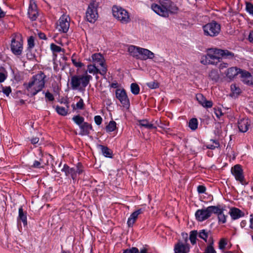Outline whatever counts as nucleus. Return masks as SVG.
<instances>
[{
	"label": "nucleus",
	"instance_id": "61",
	"mask_svg": "<svg viewBox=\"0 0 253 253\" xmlns=\"http://www.w3.org/2000/svg\"><path fill=\"white\" fill-rule=\"evenodd\" d=\"M31 141L32 143L35 144H37L39 142V139L38 137H35V138H33Z\"/></svg>",
	"mask_w": 253,
	"mask_h": 253
},
{
	"label": "nucleus",
	"instance_id": "9",
	"mask_svg": "<svg viewBox=\"0 0 253 253\" xmlns=\"http://www.w3.org/2000/svg\"><path fill=\"white\" fill-rule=\"evenodd\" d=\"M215 206H210L206 209L198 210L195 213L196 219L199 221H203L210 217L213 212H216Z\"/></svg>",
	"mask_w": 253,
	"mask_h": 253
},
{
	"label": "nucleus",
	"instance_id": "4",
	"mask_svg": "<svg viewBox=\"0 0 253 253\" xmlns=\"http://www.w3.org/2000/svg\"><path fill=\"white\" fill-rule=\"evenodd\" d=\"M92 79L90 75H74L71 78L70 84L73 90H81L85 88Z\"/></svg>",
	"mask_w": 253,
	"mask_h": 253
},
{
	"label": "nucleus",
	"instance_id": "8",
	"mask_svg": "<svg viewBox=\"0 0 253 253\" xmlns=\"http://www.w3.org/2000/svg\"><path fill=\"white\" fill-rule=\"evenodd\" d=\"M11 49L14 54H21L23 49V39L21 35L16 34L12 36Z\"/></svg>",
	"mask_w": 253,
	"mask_h": 253
},
{
	"label": "nucleus",
	"instance_id": "34",
	"mask_svg": "<svg viewBox=\"0 0 253 253\" xmlns=\"http://www.w3.org/2000/svg\"><path fill=\"white\" fill-rule=\"evenodd\" d=\"M209 77L213 81H217L219 79V74L216 70H212L209 74Z\"/></svg>",
	"mask_w": 253,
	"mask_h": 253
},
{
	"label": "nucleus",
	"instance_id": "58",
	"mask_svg": "<svg viewBox=\"0 0 253 253\" xmlns=\"http://www.w3.org/2000/svg\"><path fill=\"white\" fill-rule=\"evenodd\" d=\"M11 92V89L10 87H6L3 89V92L7 96H8Z\"/></svg>",
	"mask_w": 253,
	"mask_h": 253
},
{
	"label": "nucleus",
	"instance_id": "49",
	"mask_svg": "<svg viewBox=\"0 0 253 253\" xmlns=\"http://www.w3.org/2000/svg\"><path fill=\"white\" fill-rule=\"evenodd\" d=\"M75 169L76 173V175H77V174H80L82 173L84 171L82 166L79 164Z\"/></svg>",
	"mask_w": 253,
	"mask_h": 253
},
{
	"label": "nucleus",
	"instance_id": "62",
	"mask_svg": "<svg viewBox=\"0 0 253 253\" xmlns=\"http://www.w3.org/2000/svg\"><path fill=\"white\" fill-rule=\"evenodd\" d=\"M5 15V12H4L0 7V18H3Z\"/></svg>",
	"mask_w": 253,
	"mask_h": 253
},
{
	"label": "nucleus",
	"instance_id": "37",
	"mask_svg": "<svg viewBox=\"0 0 253 253\" xmlns=\"http://www.w3.org/2000/svg\"><path fill=\"white\" fill-rule=\"evenodd\" d=\"M197 236V231L193 230L190 232L189 239L192 244L194 245L196 243Z\"/></svg>",
	"mask_w": 253,
	"mask_h": 253
},
{
	"label": "nucleus",
	"instance_id": "50",
	"mask_svg": "<svg viewBox=\"0 0 253 253\" xmlns=\"http://www.w3.org/2000/svg\"><path fill=\"white\" fill-rule=\"evenodd\" d=\"M214 112L218 118H219L223 115L221 109L220 108H214Z\"/></svg>",
	"mask_w": 253,
	"mask_h": 253
},
{
	"label": "nucleus",
	"instance_id": "18",
	"mask_svg": "<svg viewBox=\"0 0 253 253\" xmlns=\"http://www.w3.org/2000/svg\"><path fill=\"white\" fill-rule=\"evenodd\" d=\"M250 126V121L247 118H242L239 120L238 126L239 129L241 132H246L249 129Z\"/></svg>",
	"mask_w": 253,
	"mask_h": 253
},
{
	"label": "nucleus",
	"instance_id": "51",
	"mask_svg": "<svg viewBox=\"0 0 253 253\" xmlns=\"http://www.w3.org/2000/svg\"><path fill=\"white\" fill-rule=\"evenodd\" d=\"M28 45L29 47L33 48L34 46V39L33 37H30L28 40Z\"/></svg>",
	"mask_w": 253,
	"mask_h": 253
},
{
	"label": "nucleus",
	"instance_id": "33",
	"mask_svg": "<svg viewBox=\"0 0 253 253\" xmlns=\"http://www.w3.org/2000/svg\"><path fill=\"white\" fill-rule=\"evenodd\" d=\"M19 218L22 220L24 225H27V216L23 212V209L22 207L19 209Z\"/></svg>",
	"mask_w": 253,
	"mask_h": 253
},
{
	"label": "nucleus",
	"instance_id": "36",
	"mask_svg": "<svg viewBox=\"0 0 253 253\" xmlns=\"http://www.w3.org/2000/svg\"><path fill=\"white\" fill-rule=\"evenodd\" d=\"M116 128V123L115 121H110L106 127L107 132H112Z\"/></svg>",
	"mask_w": 253,
	"mask_h": 253
},
{
	"label": "nucleus",
	"instance_id": "27",
	"mask_svg": "<svg viewBox=\"0 0 253 253\" xmlns=\"http://www.w3.org/2000/svg\"><path fill=\"white\" fill-rule=\"evenodd\" d=\"M137 125L140 127H143L145 128L149 129L156 128V127L155 126L153 125V124H152L151 123H149L146 120H139L138 121Z\"/></svg>",
	"mask_w": 253,
	"mask_h": 253
},
{
	"label": "nucleus",
	"instance_id": "43",
	"mask_svg": "<svg viewBox=\"0 0 253 253\" xmlns=\"http://www.w3.org/2000/svg\"><path fill=\"white\" fill-rule=\"evenodd\" d=\"M227 244V240L225 238H221L218 243V248L223 250L225 249Z\"/></svg>",
	"mask_w": 253,
	"mask_h": 253
},
{
	"label": "nucleus",
	"instance_id": "29",
	"mask_svg": "<svg viewBox=\"0 0 253 253\" xmlns=\"http://www.w3.org/2000/svg\"><path fill=\"white\" fill-rule=\"evenodd\" d=\"M45 158V156H42V158L40 159V161L36 160L34 162L32 167L34 168H43L44 166L47 165L48 162H44V159Z\"/></svg>",
	"mask_w": 253,
	"mask_h": 253
},
{
	"label": "nucleus",
	"instance_id": "15",
	"mask_svg": "<svg viewBox=\"0 0 253 253\" xmlns=\"http://www.w3.org/2000/svg\"><path fill=\"white\" fill-rule=\"evenodd\" d=\"M241 80L242 82L248 85L253 84V75L246 71H241Z\"/></svg>",
	"mask_w": 253,
	"mask_h": 253
},
{
	"label": "nucleus",
	"instance_id": "35",
	"mask_svg": "<svg viewBox=\"0 0 253 253\" xmlns=\"http://www.w3.org/2000/svg\"><path fill=\"white\" fill-rule=\"evenodd\" d=\"M56 111L58 114L62 116H66L68 113V109L62 106H56Z\"/></svg>",
	"mask_w": 253,
	"mask_h": 253
},
{
	"label": "nucleus",
	"instance_id": "5",
	"mask_svg": "<svg viewBox=\"0 0 253 253\" xmlns=\"http://www.w3.org/2000/svg\"><path fill=\"white\" fill-rule=\"evenodd\" d=\"M202 29L205 36L214 37L219 34L221 26L217 22L212 21L203 26Z\"/></svg>",
	"mask_w": 253,
	"mask_h": 253
},
{
	"label": "nucleus",
	"instance_id": "64",
	"mask_svg": "<svg viewBox=\"0 0 253 253\" xmlns=\"http://www.w3.org/2000/svg\"><path fill=\"white\" fill-rule=\"evenodd\" d=\"M139 253H148V252L147 249L143 248L140 251H139Z\"/></svg>",
	"mask_w": 253,
	"mask_h": 253
},
{
	"label": "nucleus",
	"instance_id": "22",
	"mask_svg": "<svg viewBox=\"0 0 253 253\" xmlns=\"http://www.w3.org/2000/svg\"><path fill=\"white\" fill-rule=\"evenodd\" d=\"M242 70L237 68L236 67H232L228 68L225 74L227 78L230 80L233 79L238 74H241Z\"/></svg>",
	"mask_w": 253,
	"mask_h": 253
},
{
	"label": "nucleus",
	"instance_id": "46",
	"mask_svg": "<svg viewBox=\"0 0 253 253\" xmlns=\"http://www.w3.org/2000/svg\"><path fill=\"white\" fill-rule=\"evenodd\" d=\"M199 237L207 242V239L208 237V233L207 232L206 230H203L199 232Z\"/></svg>",
	"mask_w": 253,
	"mask_h": 253
},
{
	"label": "nucleus",
	"instance_id": "45",
	"mask_svg": "<svg viewBox=\"0 0 253 253\" xmlns=\"http://www.w3.org/2000/svg\"><path fill=\"white\" fill-rule=\"evenodd\" d=\"M231 89L233 94H239L241 92L240 88L235 84H231Z\"/></svg>",
	"mask_w": 253,
	"mask_h": 253
},
{
	"label": "nucleus",
	"instance_id": "6",
	"mask_svg": "<svg viewBox=\"0 0 253 253\" xmlns=\"http://www.w3.org/2000/svg\"><path fill=\"white\" fill-rule=\"evenodd\" d=\"M112 12L114 17L123 24H126L130 21L128 12L121 7L114 6L112 8Z\"/></svg>",
	"mask_w": 253,
	"mask_h": 253
},
{
	"label": "nucleus",
	"instance_id": "52",
	"mask_svg": "<svg viewBox=\"0 0 253 253\" xmlns=\"http://www.w3.org/2000/svg\"><path fill=\"white\" fill-rule=\"evenodd\" d=\"M45 96V98L49 101H52L54 100V99L53 95L51 93H50L49 92H46Z\"/></svg>",
	"mask_w": 253,
	"mask_h": 253
},
{
	"label": "nucleus",
	"instance_id": "47",
	"mask_svg": "<svg viewBox=\"0 0 253 253\" xmlns=\"http://www.w3.org/2000/svg\"><path fill=\"white\" fill-rule=\"evenodd\" d=\"M123 253H139V250L137 248L132 247L125 250Z\"/></svg>",
	"mask_w": 253,
	"mask_h": 253
},
{
	"label": "nucleus",
	"instance_id": "3",
	"mask_svg": "<svg viewBox=\"0 0 253 253\" xmlns=\"http://www.w3.org/2000/svg\"><path fill=\"white\" fill-rule=\"evenodd\" d=\"M45 77L46 76L41 72L33 77L26 86L30 95L34 96L42 90L44 86Z\"/></svg>",
	"mask_w": 253,
	"mask_h": 253
},
{
	"label": "nucleus",
	"instance_id": "17",
	"mask_svg": "<svg viewBox=\"0 0 253 253\" xmlns=\"http://www.w3.org/2000/svg\"><path fill=\"white\" fill-rule=\"evenodd\" d=\"M28 14L30 19L34 21L36 19L38 16L37 5L35 2L30 1L28 10Z\"/></svg>",
	"mask_w": 253,
	"mask_h": 253
},
{
	"label": "nucleus",
	"instance_id": "19",
	"mask_svg": "<svg viewBox=\"0 0 253 253\" xmlns=\"http://www.w3.org/2000/svg\"><path fill=\"white\" fill-rule=\"evenodd\" d=\"M174 251L175 253H188L189 246L188 244H184L179 242L175 245Z\"/></svg>",
	"mask_w": 253,
	"mask_h": 253
},
{
	"label": "nucleus",
	"instance_id": "30",
	"mask_svg": "<svg viewBox=\"0 0 253 253\" xmlns=\"http://www.w3.org/2000/svg\"><path fill=\"white\" fill-rule=\"evenodd\" d=\"M214 241L212 238L209 240V245L206 247L204 253H216L213 247Z\"/></svg>",
	"mask_w": 253,
	"mask_h": 253
},
{
	"label": "nucleus",
	"instance_id": "25",
	"mask_svg": "<svg viewBox=\"0 0 253 253\" xmlns=\"http://www.w3.org/2000/svg\"><path fill=\"white\" fill-rule=\"evenodd\" d=\"M61 170L65 172L66 176H71L73 180L76 178V173L75 168H70L68 166L65 165Z\"/></svg>",
	"mask_w": 253,
	"mask_h": 253
},
{
	"label": "nucleus",
	"instance_id": "21",
	"mask_svg": "<svg viewBox=\"0 0 253 253\" xmlns=\"http://www.w3.org/2000/svg\"><path fill=\"white\" fill-rule=\"evenodd\" d=\"M143 211L142 209H138L133 212L128 218L127 224L128 227H132L134 223L135 222L138 215L142 213Z\"/></svg>",
	"mask_w": 253,
	"mask_h": 253
},
{
	"label": "nucleus",
	"instance_id": "28",
	"mask_svg": "<svg viewBox=\"0 0 253 253\" xmlns=\"http://www.w3.org/2000/svg\"><path fill=\"white\" fill-rule=\"evenodd\" d=\"M216 212H213L214 213L217 214L219 222L222 223H224L226 221V216L223 213V211L216 207Z\"/></svg>",
	"mask_w": 253,
	"mask_h": 253
},
{
	"label": "nucleus",
	"instance_id": "48",
	"mask_svg": "<svg viewBox=\"0 0 253 253\" xmlns=\"http://www.w3.org/2000/svg\"><path fill=\"white\" fill-rule=\"evenodd\" d=\"M246 10L250 14H253V5L250 2H247Z\"/></svg>",
	"mask_w": 253,
	"mask_h": 253
},
{
	"label": "nucleus",
	"instance_id": "11",
	"mask_svg": "<svg viewBox=\"0 0 253 253\" xmlns=\"http://www.w3.org/2000/svg\"><path fill=\"white\" fill-rule=\"evenodd\" d=\"M231 172L236 180L239 181L243 185L246 184L243 170L241 165H235L231 168Z\"/></svg>",
	"mask_w": 253,
	"mask_h": 253
},
{
	"label": "nucleus",
	"instance_id": "14",
	"mask_svg": "<svg viewBox=\"0 0 253 253\" xmlns=\"http://www.w3.org/2000/svg\"><path fill=\"white\" fill-rule=\"evenodd\" d=\"M89 60L92 62L93 64L100 68L107 67L105 63L104 58L100 53H96L93 54Z\"/></svg>",
	"mask_w": 253,
	"mask_h": 253
},
{
	"label": "nucleus",
	"instance_id": "53",
	"mask_svg": "<svg viewBox=\"0 0 253 253\" xmlns=\"http://www.w3.org/2000/svg\"><path fill=\"white\" fill-rule=\"evenodd\" d=\"M84 105V101L82 99H80L79 101L77 103L76 107L78 109H82L83 108Z\"/></svg>",
	"mask_w": 253,
	"mask_h": 253
},
{
	"label": "nucleus",
	"instance_id": "56",
	"mask_svg": "<svg viewBox=\"0 0 253 253\" xmlns=\"http://www.w3.org/2000/svg\"><path fill=\"white\" fill-rule=\"evenodd\" d=\"M221 128V125L220 124H218L216 125V130H215V133L216 135H220L221 133V131L220 130Z\"/></svg>",
	"mask_w": 253,
	"mask_h": 253
},
{
	"label": "nucleus",
	"instance_id": "13",
	"mask_svg": "<svg viewBox=\"0 0 253 253\" xmlns=\"http://www.w3.org/2000/svg\"><path fill=\"white\" fill-rule=\"evenodd\" d=\"M107 71V67L100 68L93 64H90L87 66V72L93 75L100 74L104 76L106 74Z\"/></svg>",
	"mask_w": 253,
	"mask_h": 253
},
{
	"label": "nucleus",
	"instance_id": "31",
	"mask_svg": "<svg viewBox=\"0 0 253 253\" xmlns=\"http://www.w3.org/2000/svg\"><path fill=\"white\" fill-rule=\"evenodd\" d=\"M50 48L51 51L53 53V56L55 57H56V54L57 53H59L60 52H64V49L62 48L61 47L56 45L55 44L53 43H51L50 45Z\"/></svg>",
	"mask_w": 253,
	"mask_h": 253
},
{
	"label": "nucleus",
	"instance_id": "23",
	"mask_svg": "<svg viewBox=\"0 0 253 253\" xmlns=\"http://www.w3.org/2000/svg\"><path fill=\"white\" fill-rule=\"evenodd\" d=\"M229 214L231 218L234 219H237L244 216V213L238 208H233L230 209Z\"/></svg>",
	"mask_w": 253,
	"mask_h": 253
},
{
	"label": "nucleus",
	"instance_id": "32",
	"mask_svg": "<svg viewBox=\"0 0 253 253\" xmlns=\"http://www.w3.org/2000/svg\"><path fill=\"white\" fill-rule=\"evenodd\" d=\"M99 147L101 148L102 153L105 157L108 158L112 157V152L110 149L103 145H100Z\"/></svg>",
	"mask_w": 253,
	"mask_h": 253
},
{
	"label": "nucleus",
	"instance_id": "16",
	"mask_svg": "<svg viewBox=\"0 0 253 253\" xmlns=\"http://www.w3.org/2000/svg\"><path fill=\"white\" fill-rule=\"evenodd\" d=\"M155 54L153 52L148 49L141 47L139 59L143 60L152 59L154 58Z\"/></svg>",
	"mask_w": 253,
	"mask_h": 253
},
{
	"label": "nucleus",
	"instance_id": "41",
	"mask_svg": "<svg viewBox=\"0 0 253 253\" xmlns=\"http://www.w3.org/2000/svg\"><path fill=\"white\" fill-rule=\"evenodd\" d=\"M130 89L131 92L135 95H137L139 93V87L136 83H132L131 84Z\"/></svg>",
	"mask_w": 253,
	"mask_h": 253
},
{
	"label": "nucleus",
	"instance_id": "2",
	"mask_svg": "<svg viewBox=\"0 0 253 253\" xmlns=\"http://www.w3.org/2000/svg\"><path fill=\"white\" fill-rule=\"evenodd\" d=\"M152 9L157 14L168 17L170 13H174L177 10V7L169 0H160L159 3L151 5Z\"/></svg>",
	"mask_w": 253,
	"mask_h": 253
},
{
	"label": "nucleus",
	"instance_id": "40",
	"mask_svg": "<svg viewBox=\"0 0 253 253\" xmlns=\"http://www.w3.org/2000/svg\"><path fill=\"white\" fill-rule=\"evenodd\" d=\"M74 122L79 126L82 125L84 122V118L79 115L75 116L73 118Z\"/></svg>",
	"mask_w": 253,
	"mask_h": 253
},
{
	"label": "nucleus",
	"instance_id": "39",
	"mask_svg": "<svg viewBox=\"0 0 253 253\" xmlns=\"http://www.w3.org/2000/svg\"><path fill=\"white\" fill-rule=\"evenodd\" d=\"M189 127L192 130H195L198 127V121L195 118L191 119L189 123Z\"/></svg>",
	"mask_w": 253,
	"mask_h": 253
},
{
	"label": "nucleus",
	"instance_id": "1",
	"mask_svg": "<svg viewBox=\"0 0 253 253\" xmlns=\"http://www.w3.org/2000/svg\"><path fill=\"white\" fill-rule=\"evenodd\" d=\"M234 57V54L228 50H222L216 48H210L205 56V59L201 61L204 65H216L223 58L232 59Z\"/></svg>",
	"mask_w": 253,
	"mask_h": 253
},
{
	"label": "nucleus",
	"instance_id": "12",
	"mask_svg": "<svg viewBox=\"0 0 253 253\" xmlns=\"http://www.w3.org/2000/svg\"><path fill=\"white\" fill-rule=\"evenodd\" d=\"M116 96L123 106L128 109L130 106L129 100L125 89L119 88L116 90Z\"/></svg>",
	"mask_w": 253,
	"mask_h": 253
},
{
	"label": "nucleus",
	"instance_id": "60",
	"mask_svg": "<svg viewBox=\"0 0 253 253\" xmlns=\"http://www.w3.org/2000/svg\"><path fill=\"white\" fill-rule=\"evenodd\" d=\"M250 228L253 229V214L250 215Z\"/></svg>",
	"mask_w": 253,
	"mask_h": 253
},
{
	"label": "nucleus",
	"instance_id": "7",
	"mask_svg": "<svg viewBox=\"0 0 253 253\" xmlns=\"http://www.w3.org/2000/svg\"><path fill=\"white\" fill-rule=\"evenodd\" d=\"M98 4L95 1L91 2L85 12V18L90 23H94L98 17L97 12Z\"/></svg>",
	"mask_w": 253,
	"mask_h": 253
},
{
	"label": "nucleus",
	"instance_id": "59",
	"mask_svg": "<svg viewBox=\"0 0 253 253\" xmlns=\"http://www.w3.org/2000/svg\"><path fill=\"white\" fill-rule=\"evenodd\" d=\"M6 78V75L3 73H0V83L3 82Z\"/></svg>",
	"mask_w": 253,
	"mask_h": 253
},
{
	"label": "nucleus",
	"instance_id": "24",
	"mask_svg": "<svg viewBox=\"0 0 253 253\" xmlns=\"http://www.w3.org/2000/svg\"><path fill=\"white\" fill-rule=\"evenodd\" d=\"M140 49L141 47H140L130 45L128 46L127 48V51L129 52L130 55L136 58V59H139Z\"/></svg>",
	"mask_w": 253,
	"mask_h": 253
},
{
	"label": "nucleus",
	"instance_id": "42",
	"mask_svg": "<svg viewBox=\"0 0 253 253\" xmlns=\"http://www.w3.org/2000/svg\"><path fill=\"white\" fill-rule=\"evenodd\" d=\"M71 60L73 64L77 67L81 68L84 66L83 63H82L79 59L75 58L74 55L72 56Z\"/></svg>",
	"mask_w": 253,
	"mask_h": 253
},
{
	"label": "nucleus",
	"instance_id": "10",
	"mask_svg": "<svg viewBox=\"0 0 253 253\" xmlns=\"http://www.w3.org/2000/svg\"><path fill=\"white\" fill-rule=\"evenodd\" d=\"M70 18L66 14L62 15L56 23V29L62 33H66L70 27Z\"/></svg>",
	"mask_w": 253,
	"mask_h": 253
},
{
	"label": "nucleus",
	"instance_id": "38",
	"mask_svg": "<svg viewBox=\"0 0 253 253\" xmlns=\"http://www.w3.org/2000/svg\"><path fill=\"white\" fill-rule=\"evenodd\" d=\"M211 143H209L207 145V148L208 149L212 150L219 147L220 146L219 142L217 141L211 140Z\"/></svg>",
	"mask_w": 253,
	"mask_h": 253
},
{
	"label": "nucleus",
	"instance_id": "20",
	"mask_svg": "<svg viewBox=\"0 0 253 253\" xmlns=\"http://www.w3.org/2000/svg\"><path fill=\"white\" fill-rule=\"evenodd\" d=\"M196 99L198 102L205 108H211L212 106V102L211 100H207L202 94H197Z\"/></svg>",
	"mask_w": 253,
	"mask_h": 253
},
{
	"label": "nucleus",
	"instance_id": "54",
	"mask_svg": "<svg viewBox=\"0 0 253 253\" xmlns=\"http://www.w3.org/2000/svg\"><path fill=\"white\" fill-rule=\"evenodd\" d=\"M206 190V187L203 185H199L197 187V191L199 193H204Z\"/></svg>",
	"mask_w": 253,
	"mask_h": 253
},
{
	"label": "nucleus",
	"instance_id": "55",
	"mask_svg": "<svg viewBox=\"0 0 253 253\" xmlns=\"http://www.w3.org/2000/svg\"><path fill=\"white\" fill-rule=\"evenodd\" d=\"M102 121V118L100 116H96L94 117V121L97 125L101 124Z\"/></svg>",
	"mask_w": 253,
	"mask_h": 253
},
{
	"label": "nucleus",
	"instance_id": "26",
	"mask_svg": "<svg viewBox=\"0 0 253 253\" xmlns=\"http://www.w3.org/2000/svg\"><path fill=\"white\" fill-rule=\"evenodd\" d=\"M79 126L81 129L79 134L81 135H85L88 134L89 133L90 130L92 129L91 125L86 122L84 123Z\"/></svg>",
	"mask_w": 253,
	"mask_h": 253
},
{
	"label": "nucleus",
	"instance_id": "57",
	"mask_svg": "<svg viewBox=\"0 0 253 253\" xmlns=\"http://www.w3.org/2000/svg\"><path fill=\"white\" fill-rule=\"evenodd\" d=\"M228 67V64L225 62H220L218 65L219 70H223Z\"/></svg>",
	"mask_w": 253,
	"mask_h": 253
},
{
	"label": "nucleus",
	"instance_id": "63",
	"mask_svg": "<svg viewBox=\"0 0 253 253\" xmlns=\"http://www.w3.org/2000/svg\"><path fill=\"white\" fill-rule=\"evenodd\" d=\"M39 36L41 39H46V36L43 33H39Z\"/></svg>",
	"mask_w": 253,
	"mask_h": 253
},
{
	"label": "nucleus",
	"instance_id": "44",
	"mask_svg": "<svg viewBox=\"0 0 253 253\" xmlns=\"http://www.w3.org/2000/svg\"><path fill=\"white\" fill-rule=\"evenodd\" d=\"M146 84L151 89H156L159 87V84L156 81L147 83Z\"/></svg>",
	"mask_w": 253,
	"mask_h": 253
}]
</instances>
